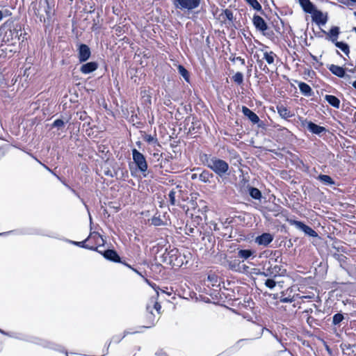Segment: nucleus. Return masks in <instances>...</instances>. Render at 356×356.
<instances>
[{"instance_id":"1","label":"nucleus","mask_w":356,"mask_h":356,"mask_svg":"<svg viewBox=\"0 0 356 356\" xmlns=\"http://www.w3.org/2000/svg\"><path fill=\"white\" fill-rule=\"evenodd\" d=\"M207 165L208 168L212 170L220 177H222L225 175L229 170L228 163L216 157H211L208 159L207 161Z\"/></svg>"},{"instance_id":"2","label":"nucleus","mask_w":356,"mask_h":356,"mask_svg":"<svg viewBox=\"0 0 356 356\" xmlns=\"http://www.w3.org/2000/svg\"><path fill=\"white\" fill-rule=\"evenodd\" d=\"M200 0H173L175 7L180 10H192L197 8Z\"/></svg>"},{"instance_id":"3","label":"nucleus","mask_w":356,"mask_h":356,"mask_svg":"<svg viewBox=\"0 0 356 356\" xmlns=\"http://www.w3.org/2000/svg\"><path fill=\"white\" fill-rule=\"evenodd\" d=\"M133 160L137 165L139 170L142 172H145L147 170V163L143 154L139 152L137 149H134L132 150Z\"/></svg>"},{"instance_id":"4","label":"nucleus","mask_w":356,"mask_h":356,"mask_svg":"<svg viewBox=\"0 0 356 356\" xmlns=\"http://www.w3.org/2000/svg\"><path fill=\"white\" fill-rule=\"evenodd\" d=\"M300 120L302 127H307L308 130L312 134H321V133L325 131V127L316 124L312 122L307 121V120L302 118H300Z\"/></svg>"},{"instance_id":"5","label":"nucleus","mask_w":356,"mask_h":356,"mask_svg":"<svg viewBox=\"0 0 356 356\" xmlns=\"http://www.w3.org/2000/svg\"><path fill=\"white\" fill-rule=\"evenodd\" d=\"M291 224L309 236L316 237L318 236L317 233L313 229L300 221L294 220Z\"/></svg>"},{"instance_id":"6","label":"nucleus","mask_w":356,"mask_h":356,"mask_svg":"<svg viewBox=\"0 0 356 356\" xmlns=\"http://www.w3.org/2000/svg\"><path fill=\"white\" fill-rule=\"evenodd\" d=\"M78 54L80 62L86 61L91 54L90 48L86 44H80L78 48Z\"/></svg>"},{"instance_id":"7","label":"nucleus","mask_w":356,"mask_h":356,"mask_svg":"<svg viewBox=\"0 0 356 356\" xmlns=\"http://www.w3.org/2000/svg\"><path fill=\"white\" fill-rule=\"evenodd\" d=\"M273 240V236L270 233H264L255 238V243L259 245L267 246Z\"/></svg>"},{"instance_id":"8","label":"nucleus","mask_w":356,"mask_h":356,"mask_svg":"<svg viewBox=\"0 0 356 356\" xmlns=\"http://www.w3.org/2000/svg\"><path fill=\"white\" fill-rule=\"evenodd\" d=\"M312 19L314 22L318 25H324L327 22V18L323 14V13L316 9L312 14Z\"/></svg>"},{"instance_id":"9","label":"nucleus","mask_w":356,"mask_h":356,"mask_svg":"<svg viewBox=\"0 0 356 356\" xmlns=\"http://www.w3.org/2000/svg\"><path fill=\"white\" fill-rule=\"evenodd\" d=\"M302 10L310 15L316 9L310 0H298Z\"/></svg>"},{"instance_id":"10","label":"nucleus","mask_w":356,"mask_h":356,"mask_svg":"<svg viewBox=\"0 0 356 356\" xmlns=\"http://www.w3.org/2000/svg\"><path fill=\"white\" fill-rule=\"evenodd\" d=\"M242 112L245 116L248 118V119L254 124H257L259 122V118L257 116L256 113L252 111L246 106L242 107Z\"/></svg>"},{"instance_id":"11","label":"nucleus","mask_w":356,"mask_h":356,"mask_svg":"<svg viewBox=\"0 0 356 356\" xmlns=\"http://www.w3.org/2000/svg\"><path fill=\"white\" fill-rule=\"evenodd\" d=\"M252 22L257 29L259 31H264L268 28L264 19L259 15H254Z\"/></svg>"},{"instance_id":"12","label":"nucleus","mask_w":356,"mask_h":356,"mask_svg":"<svg viewBox=\"0 0 356 356\" xmlns=\"http://www.w3.org/2000/svg\"><path fill=\"white\" fill-rule=\"evenodd\" d=\"M98 65L96 62H89L83 65L80 70L83 74H87L95 71Z\"/></svg>"},{"instance_id":"13","label":"nucleus","mask_w":356,"mask_h":356,"mask_svg":"<svg viewBox=\"0 0 356 356\" xmlns=\"http://www.w3.org/2000/svg\"><path fill=\"white\" fill-rule=\"evenodd\" d=\"M15 38H18V31L17 29H8L5 31L4 35H3V41L4 42H9Z\"/></svg>"},{"instance_id":"14","label":"nucleus","mask_w":356,"mask_h":356,"mask_svg":"<svg viewBox=\"0 0 356 356\" xmlns=\"http://www.w3.org/2000/svg\"><path fill=\"white\" fill-rule=\"evenodd\" d=\"M328 69L333 74L338 77L342 78L345 76L346 72L342 67L336 65H330Z\"/></svg>"},{"instance_id":"15","label":"nucleus","mask_w":356,"mask_h":356,"mask_svg":"<svg viewBox=\"0 0 356 356\" xmlns=\"http://www.w3.org/2000/svg\"><path fill=\"white\" fill-rule=\"evenodd\" d=\"M277 110L282 118L287 119L293 116L291 111L283 105L277 106Z\"/></svg>"},{"instance_id":"16","label":"nucleus","mask_w":356,"mask_h":356,"mask_svg":"<svg viewBox=\"0 0 356 356\" xmlns=\"http://www.w3.org/2000/svg\"><path fill=\"white\" fill-rule=\"evenodd\" d=\"M104 257L107 259L108 260L112 261H120V258L117 254V252L113 250H108L104 252Z\"/></svg>"},{"instance_id":"17","label":"nucleus","mask_w":356,"mask_h":356,"mask_svg":"<svg viewBox=\"0 0 356 356\" xmlns=\"http://www.w3.org/2000/svg\"><path fill=\"white\" fill-rule=\"evenodd\" d=\"M325 99L333 107L339 108L340 106V100L335 96L331 95H326Z\"/></svg>"},{"instance_id":"18","label":"nucleus","mask_w":356,"mask_h":356,"mask_svg":"<svg viewBox=\"0 0 356 356\" xmlns=\"http://www.w3.org/2000/svg\"><path fill=\"white\" fill-rule=\"evenodd\" d=\"M264 52V59L266 60L268 65H272L275 62L276 54L273 51H267L264 49L261 50Z\"/></svg>"},{"instance_id":"19","label":"nucleus","mask_w":356,"mask_h":356,"mask_svg":"<svg viewBox=\"0 0 356 356\" xmlns=\"http://www.w3.org/2000/svg\"><path fill=\"white\" fill-rule=\"evenodd\" d=\"M339 34V29L337 26L332 27L327 33L331 41L332 42H337L338 35Z\"/></svg>"},{"instance_id":"20","label":"nucleus","mask_w":356,"mask_h":356,"mask_svg":"<svg viewBox=\"0 0 356 356\" xmlns=\"http://www.w3.org/2000/svg\"><path fill=\"white\" fill-rule=\"evenodd\" d=\"M298 87H299V89H300V92L304 95H306V96H310L311 95L312 89H311L310 86L308 84H307L305 83H303V82H300L298 84Z\"/></svg>"},{"instance_id":"21","label":"nucleus","mask_w":356,"mask_h":356,"mask_svg":"<svg viewBox=\"0 0 356 356\" xmlns=\"http://www.w3.org/2000/svg\"><path fill=\"white\" fill-rule=\"evenodd\" d=\"M254 252L251 250H239L238 251V257L243 259H248L254 254Z\"/></svg>"},{"instance_id":"22","label":"nucleus","mask_w":356,"mask_h":356,"mask_svg":"<svg viewBox=\"0 0 356 356\" xmlns=\"http://www.w3.org/2000/svg\"><path fill=\"white\" fill-rule=\"evenodd\" d=\"M318 179L320 180L321 182L326 185H333L334 184V181L332 179L331 177L326 175H320L318 177Z\"/></svg>"},{"instance_id":"23","label":"nucleus","mask_w":356,"mask_h":356,"mask_svg":"<svg viewBox=\"0 0 356 356\" xmlns=\"http://www.w3.org/2000/svg\"><path fill=\"white\" fill-rule=\"evenodd\" d=\"M336 47H337L340 50H341L346 55L349 53V47L347 44L343 42H334Z\"/></svg>"},{"instance_id":"24","label":"nucleus","mask_w":356,"mask_h":356,"mask_svg":"<svg viewBox=\"0 0 356 356\" xmlns=\"http://www.w3.org/2000/svg\"><path fill=\"white\" fill-rule=\"evenodd\" d=\"M250 195L255 200H259L261 197V193L256 188H251L250 189Z\"/></svg>"},{"instance_id":"25","label":"nucleus","mask_w":356,"mask_h":356,"mask_svg":"<svg viewBox=\"0 0 356 356\" xmlns=\"http://www.w3.org/2000/svg\"><path fill=\"white\" fill-rule=\"evenodd\" d=\"M241 264V263L240 261H236V260L230 261L229 262V268L232 270H234V271H236V272H238V270H241L239 269V267H240Z\"/></svg>"},{"instance_id":"26","label":"nucleus","mask_w":356,"mask_h":356,"mask_svg":"<svg viewBox=\"0 0 356 356\" xmlns=\"http://www.w3.org/2000/svg\"><path fill=\"white\" fill-rule=\"evenodd\" d=\"M246 2L254 10L259 11L261 10V6L257 0H245Z\"/></svg>"},{"instance_id":"27","label":"nucleus","mask_w":356,"mask_h":356,"mask_svg":"<svg viewBox=\"0 0 356 356\" xmlns=\"http://www.w3.org/2000/svg\"><path fill=\"white\" fill-rule=\"evenodd\" d=\"M232 79L238 84H241L243 81V75L241 72H236L233 76Z\"/></svg>"},{"instance_id":"28","label":"nucleus","mask_w":356,"mask_h":356,"mask_svg":"<svg viewBox=\"0 0 356 356\" xmlns=\"http://www.w3.org/2000/svg\"><path fill=\"white\" fill-rule=\"evenodd\" d=\"M178 71L179 73L184 77V79L188 81V72L182 65L178 66Z\"/></svg>"},{"instance_id":"29","label":"nucleus","mask_w":356,"mask_h":356,"mask_svg":"<svg viewBox=\"0 0 356 356\" xmlns=\"http://www.w3.org/2000/svg\"><path fill=\"white\" fill-rule=\"evenodd\" d=\"M343 319V316L341 314H336L333 316L332 323L334 325L339 324Z\"/></svg>"},{"instance_id":"30","label":"nucleus","mask_w":356,"mask_h":356,"mask_svg":"<svg viewBox=\"0 0 356 356\" xmlns=\"http://www.w3.org/2000/svg\"><path fill=\"white\" fill-rule=\"evenodd\" d=\"M175 194L176 192L174 190H172L168 194L170 202L172 205L175 204Z\"/></svg>"},{"instance_id":"31","label":"nucleus","mask_w":356,"mask_h":356,"mask_svg":"<svg viewBox=\"0 0 356 356\" xmlns=\"http://www.w3.org/2000/svg\"><path fill=\"white\" fill-rule=\"evenodd\" d=\"M209 178V173L208 172H203L200 175V179L203 182H207Z\"/></svg>"},{"instance_id":"32","label":"nucleus","mask_w":356,"mask_h":356,"mask_svg":"<svg viewBox=\"0 0 356 356\" xmlns=\"http://www.w3.org/2000/svg\"><path fill=\"white\" fill-rule=\"evenodd\" d=\"M265 285L269 289H273L275 286L276 283L273 280L268 279L265 282Z\"/></svg>"},{"instance_id":"33","label":"nucleus","mask_w":356,"mask_h":356,"mask_svg":"<svg viewBox=\"0 0 356 356\" xmlns=\"http://www.w3.org/2000/svg\"><path fill=\"white\" fill-rule=\"evenodd\" d=\"M239 269L241 270H238V273H248L249 272V267L247 265L242 263L239 267Z\"/></svg>"},{"instance_id":"34","label":"nucleus","mask_w":356,"mask_h":356,"mask_svg":"<svg viewBox=\"0 0 356 356\" xmlns=\"http://www.w3.org/2000/svg\"><path fill=\"white\" fill-rule=\"evenodd\" d=\"M64 124V122L61 120H56L53 123V127H63Z\"/></svg>"},{"instance_id":"35","label":"nucleus","mask_w":356,"mask_h":356,"mask_svg":"<svg viewBox=\"0 0 356 356\" xmlns=\"http://www.w3.org/2000/svg\"><path fill=\"white\" fill-rule=\"evenodd\" d=\"M90 237L97 238L98 243L103 242V238L98 234H91Z\"/></svg>"},{"instance_id":"36","label":"nucleus","mask_w":356,"mask_h":356,"mask_svg":"<svg viewBox=\"0 0 356 356\" xmlns=\"http://www.w3.org/2000/svg\"><path fill=\"white\" fill-rule=\"evenodd\" d=\"M86 241H81V242H73L74 244L77 245L81 247H85L84 243ZM87 248V246H86ZM89 249L93 250L94 248L92 247H90Z\"/></svg>"},{"instance_id":"37","label":"nucleus","mask_w":356,"mask_h":356,"mask_svg":"<svg viewBox=\"0 0 356 356\" xmlns=\"http://www.w3.org/2000/svg\"><path fill=\"white\" fill-rule=\"evenodd\" d=\"M12 46H13V44L12 45H8L6 48H5V50L4 51L7 54L8 52H10V53H12V52H15V50H13L12 48H10Z\"/></svg>"},{"instance_id":"38","label":"nucleus","mask_w":356,"mask_h":356,"mask_svg":"<svg viewBox=\"0 0 356 356\" xmlns=\"http://www.w3.org/2000/svg\"><path fill=\"white\" fill-rule=\"evenodd\" d=\"M225 15H226V16H227L228 19H229V20L232 19L233 15H232V13L231 11L226 10H225Z\"/></svg>"},{"instance_id":"39","label":"nucleus","mask_w":356,"mask_h":356,"mask_svg":"<svg viewBox=\"0 0 356 356\" xmlns=\"http://www.w3.org/2000/svg\"><path fill=\"white\" fill-rule=\"evenodd\" d=\"M154 309H155L157 312H159V311H160V309H161V305H160L159 302H154Z\"/></svg>"},{"instance_id":"40","label":"nucleus","mask_w":356,"mask_h":356,"mask_svg":"<svg viewBox=\"0 0 356 356\" xmlns=\"http://www.w3.org/2000/svg\"><path fill=\"white\" fill-rule=\"evenodd\" d=\"M153 157L157 161H159L160 160V159L161 158V154H159V153H154L153 154Z\"/></svg>"},{"instance_id":"41","label":"nucleus","mask_w":356,"mask_h":356,"mask_svg":"<svg viewBox=\"0 0 356 356\" xmlns=\"http://www.w3.org/2000/svg\"><path fill=\"white\" fill-rule=\"evenodd\" d=\"M208 280H210L211 282H217V279L215 275H209Z\"/></svg>"},{"instance_id":"42","label":"nucleus","mask_w":356,"mask_h":356,"mask_svg":"<svg viewBox=\"0 0 356 356\" xmlns=\"http://www.w3.org/2000/svg\"><path fill=\"white\" fill-rule=\"evenodd\" d=\"M281 301L283 302H291L292 300L290 298H285L282 299Z\"/></svg>"},{"instance_id":"43","label":"nucleus","mask_w":356,"mask_h":356,"mask_svg":"<svg viewBox=\"0 0 356 356\" xmlns=\"http://www.w3.org/2000/svg\"><path fill=\"white\" fill-rule=\"evenodd\" d=\"M236 60H238V62H241V64H245V60L243 58H241V57L236 58Z\"/></svg>"},{"instance_id":"44","label":"nucleus","mask_w":356,"mask_h":356,"mask_svg":"<svg viewBox=\"0 0 356 356\" xmlns=\"http://www.w3.org/2000/svg\"><path fill=\"white\" fill-rule=\"evenodd\" d=\"M153 140H154V138H153V137H152V136H149V137H148V138H147V141H148V142H152V141H153Z\"/></svg>"},{"instance_id":"45","label":"nucleus","mask_w":356,"mask_h":356,"mask_svg":"<svg viewBox=\"0 0 356 356\" xmlns=\"http://www.w3.org/2000/svg\"><path fill=\"white\" fill-rule=\"evenodd\" d=\"M3 12L1 10H0V21H1L3 19Z\"/></svg>"},{"instance_id":"46","label":"nucleus","mask_w":356,"mask_h":356,"mask_svg":"<svg viewBox=\"0 0 356 356\" xmlns=\"http://www.w3.org/2000/svg\"><path fill=\"white\" fill-rule=\"evenodd\" d=\"M353 86L356 88V80L353 83Z\"/></svg>"},{"instance_id":"47","label":"nucleus","mask_w":356,"mask_h":356,"mask_svg":"<svg viewBox=\"0 0 356 356\" xmlns=\"http://www.w3.org/2000/svg\"><path fill=\"white\" fill-rule=\"evenodd\" d=\"M134 271H135L136 273H138V275H140V273L136 269L134 268H132Z\"/></svg>"},{"instance_id":"48","label":"nucleus","mask_w":356,"mask_h":356,"mask_svg":"<svg viewBox=\"0 0 356 356\" xmlns=\"http://www.w3.org/2000/svg\"><path fill=\"white\" fill-rule=\"evenodd\" d=\"M174 252H177V250H171V251H170V253L172 254V255H174V254H172Z\"/></svg>"},{"instance_id":"49","label":"nucleus","mask_w":356,"mask_h":356,"mask_svg":"<svg viewBox=\"0 0 356 356\" xmlns=\"http://www.w3.org/2000/svg\"><path fill=\"white\" fill-rule=\"evenodd\" d=\"M8 234V232L0 233V236H1V235H6V234Z\"/></svg>"},{"instance_id":"50","label":"nucleus","mask_w":356,"mask_h":356,"mask_svg":"<svg viewBox=\"0 0 356 356\" xmlns=\"http://www.w3.org/2000/svg\"><path fill=\"white\" fill-rule=\"evenodd\" d=\"M353 3H356V0H350Z\"/></svg>"},{"instance_id":"51","label":"nucleus","mask_w":356,"mask_h":356,"mask_svg":"<svg viewBox=\"0 0 356 356\" xmlns=\"http://www.w3.org/2000/svg\"><path fill=\"white\" fill-rule=\"evenodd\" d=\"M353 31L356 33V27L353 28Z\"/></svg>"},{"instance_id":"52","label":"nucleus","mask_w":356,"mask_h":356,"mask_svg":"<svg viewBox=\"0 0 356 356\" xmlns=\"http://www.w3.org/2000/svg\"><path fill=\"white\" fill-rule=\"evenodd\" d=\"M303 298H310L309 296H303Z\"/></svg>"},{"instance_id":"53","label":"nucleus","mask_w":356,"mask_h":356,"mask_svg":"<svg viewBox=\"0 0 356 356\" xmlns=\"http://www.w3.org/2000/svg\"><path fill=\"white\" fill-rule=\"evenodd\" d=\"M0 332H1L2 334H5V332L3 331H2L1 330H0Z\"/></svg>"},{"instance_id":"54","label":"nucleus","mask_w":356,"mask_h":356,"mask_svg":"<svg viewBox=\"0 0 356 356\" xmlns=\"http://www.w3.org/2000/svg\"><path fill=\"white\" fill-rule=\"evenodd\" d=\"M45 168L47 169V170L51 171V170L49 168H48L47 167H45Z\"/></svg>"},{"instance_id":"55","label":"nucleus","mask_w":356,"mask_h":356,"mask_svg":"<svg viewBox=\"0 0 356 356\" xmlns=\"http://www.w3.org/2000/svg\"><path fill=\"white\" fill-rule=\"evenodd\" d=\"M192 178H193V179L195 178V175H193V176H192Z\"/></svg>"},{"instance_id":"56","label":"nucleus","mask_w":356,"mask_h":356,"mask_svg":"<svg viewBox=\"0 0 356 356\" xmlns=\"http://www.w3.org/2000/svg\"><path fill=\"white\" fill-rule=\"evenodd\" d=\"M192 178H193V179L195 178V175H193V176H192Z\"/></svg>"},{"instance_id":"57","label":"nucleus","mask_w":356,"mask_h":356,"mask_svg":"<svg viewBox=\"0 0 356 356\" xmlns=\"http://www.w3.org/2000/svg\"><path fill=\"white\" fill-rule=\"evenodd\" d=\"M354 15L356 16V12H355Z\"/></svg>"},{"instance_id":"58","label":"nucleus","mask_w":356,"mask_h":356,"mask_svg":"<svg viewBox=\"0 0 356 356\" xmlns=\"http://www.w3.org/2000/svg\"><path fill=\"white\" fill-rule=\"evenodd\" d=\"M66 355H67V353H66Z\"/></svg>"}]
</instances>
